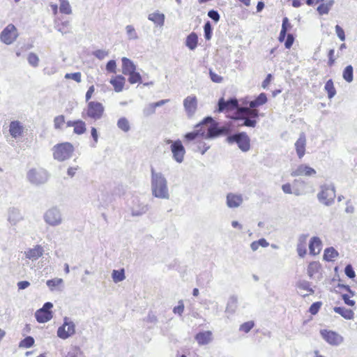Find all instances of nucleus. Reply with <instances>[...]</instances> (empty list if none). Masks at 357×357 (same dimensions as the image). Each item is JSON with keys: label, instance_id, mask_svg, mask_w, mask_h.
<instances>
[{"label": "nucleus", "instance_id": "obj_45", "mask_svg": "<svg viewBox=\"0 0 357 357\" xmlns=\"http://www.w3.org/2000/svg\"><path fill=\"white\" fill-rule=\"evenodd\" d=\"M204 38L206 40L211 39L213 34V27L209 21H207L204 26Z\"/></svg>", "mask_w": 357, "mask_h": 357}, {"label": "nucleus", "instance_id": "obj_14", "mask_svg": "<svg viewBox=\"0 0 357 357\" xmlns=\"http://www.w3.org/2000/svg\"><path fill=\"white\" fill-rule=\"evenodd\" d=\"M172 156L174 160L178 163H181L184 160L185 150L182 142L178 139L174 141L170 146Z\"/></svg>", "mask_w": 357, "mask_h": 357}, {"label": "nucleus", "instance_id": "obj_17", "mask_svg": "<svg viewBox=\"0 0 357 357\" xmlns=\"http://www.w3.org/2000/svg\"><path fill=\"white\" fill-rule=\"evenodd\" d=\"M226 198L227 206L230 208L239 207L243 202L242 195L229 192L227 195Z\"/></svg>", "mask_w": 357, "mask_h": 357}, {"label": "nucleus", "instance_id": "obj_2", "mask_svg": "<svg viewBox=\"0 0 357 357\" xmlns=\"http://www.w3.org/2000/svg\"><path fill=\"white\" fill-rule=\"evenodd\" d=\"M259 116L258 109H250L248 107H241L239 112L236 114L233 119L242 121V124H238L237 126H247L255 128L257 125V119Z\"/></svg>", "mask_w": 357, "mask_h": 357}, {"label": "nucleus", "instance_id": "obj_38", "mask_svg": "<svg viewBox=\"0 0 357 357\" xmlns=\"http://www.w3.org/2000/svg\"><path fill=\"white\" fill-rule=\"evenodd\" d=\"M338 256V252L333 247L327 248L324 250V259L328 261H332L333 259Z\"/></svg>", "mask_w": 357, "mask_h": 357}, {"label": "nucleus", "instance_id": "obj_22", "mask_svg": "<svg viewBox=\"0 0 357 357\" xmlns=\"http://www.w3.org/2000/svg\"><path fill=\"white\" fill-rule=\"evenodd\" d=\"M9 132L12 137L17 138L22 135L24 132V127L19 121H13L10 123Z\"/></svg>", "mask_w": 357, "mask_h": 357}, {"label": "nucleus", "instance_id": "obj_31", "mask_svg": "<svg viewBox=\"0 0 357 357\" xmlns=\"http://www.w3.org/2000/svg\"><path fill=\"white\" fill-rule=\"evenodd\" d=\"M148 19L159 26H162L165 23V15L162 13H151L149 15Z\"/></svg>", "mask_w": 357, "mask_h": 357}, {"label": "nucleus", "instance_id": "obj_47", "mask_svg": "<svg viewBox=\"0 0 357 357\" xmlns=\"http://www.w3.org/2000/svg\"><path fill=\"white\" fill-rule=\"evenodd\" d=\"M126 33L130 40H136L138 38V36L133 26L127 25L126 26Z\"/></svg>", "mask_w": 357, "mask_h": 357}, {"label": "nucleus", "instance_id": "obj_53", "mask_svg": "<svg viewBox=\"0 0 357 357\" xmlns=\"http://www.w3.org/2000/svg\"><path fill=\"white\" fill-rule=\"evenodd\" d=\"M128 82L131 84H135V83H141L142 82V76L139 74V73L136 72L135 73H132L130 75V77H128Z\"/></svg>", "mask_w": 357, "mask_h": 357}, {"label": "nucleus", "instance_id": "obj_59", "mask_svg": "<svg viewBox=\"0 0 357 357\" xmlns=\"http://www.w3.org/2000/svg\"><path fill=\"white\" fill-rule=\"evenodd\" d=\"M335 32L337 33V37L340 38L341 41L345 40V33L343 30V29L340 25H336L335 27Z\"/></svg>", "mask_w": 357, "mask_h": 357}, {"label": "nucleus", "instance_id": "obj_60", "mask_svg": "<svg viewBox=\"0 0 357 357\" xmlns=\"http://www.w3.org/2000/svg\"><path fill=\"white\" fill-rule=\"evenodd\" d=\"M208 16L213 20L215 22H218L220 20V14L217 10H210L208 12Z\"/></svg>", "mask_w": 357, "mask_h": 357}, {"label": "nucleus", "instance_id": "obj_43", "mask_svg": "<svg viewBox=\"0 0 357 357\" xmlns=\"http://www.w3.org/2000/svg\"><path fill=\"white\" fill-rule=\"evenodd\" d=\"M297 287L300 289H303L310 292V294H314V291L311 287V283L306 280H302L297 283Z\"/></svg>", "mask_w": 357, "mask_h": 357}, {"label": "nucleus", "instance_id": "obj_32", "mask_svg": "<svg viewBox=\"0 0 357 357\" xmlns=\"http://www.w3.org/2000/svg\"><path fill=\"white\" fill-rule=\"evenodd\" d=\"M335 3L334 0H327L325 3H321L317 8L319 15H326L329 13Z\"/></svg>", "mask_w": 357, "mask_h": 357}, {"label": "nucleus", "instance_id": "obj_27", "mask_svg": "<svg viewBox=\"0 0 357 357\" xmlns=\"http://www.w3.org/2000/svg\"><path fill=\"white\" fill-rule=\"evenodd\" d=\"M126 79L123 75H117L114 78L111 79L110 83L114 88V91L116 92L122 91L124 84H125Z\"/></svg>", "mask_w": 357, "mask_h": 357}, {"label": "nucleus", "instance_id": "obj_28", "mask_svg": "<svg viewBox=\"0 0 357 357\" xmlns=\"http://www.w3.org/2000/svg\"><path fill=\"white\" fill-rule=\"evenodd\" d=\"M35 317L39 323H45L52 318V312H45L42 309H39L36 312Z\"/></svg>", "mask_w": 357, "mask_h": 357}, {"label": "nucleus", "instance_id": "obj_16", "mask_svg": "<svg viewBox=\"0 0 357 357\" xmlns=\"http://www.w3.org/2000/svg\"><path fill=\"white\" fill-rule=\"evenodd\" d=\"M317 174V172L314 169L310 167L307 165L302 164L298 165L295 169H294L291 172V176H312Z\"/></svg>", "mask_w": 357, "mask_h": 357}, {"label": "nucleus", "instance_id": "obj_58", "mask_svg": "<svg viewBox=\"0 0 357 357\" xmlns=\"http://www.w3.org/2000/svg\"><path fill=\"white\" fill-rule=\"evenodd\" d=\"M321 306V302H314L310 305L309 312L312 314L314 315L319 312Z\"/></svg>", "mask_w": 357, "mask_h": 357}, {"label": "nucleus", "instance_id": "obj_5", "mask_svg": "<svg viewBox=\"0 0 357 357\" xmlns=\"http://www.w3.org/2000/svg\"><path fill=\"white\" fill-rule=\"evenodd\" d=\"M54 158L58 161H64L69 159L74 151L73 146L69 142H64L54 146Z\"/></svg>", "mask_w": 357, "mask_h": 357}, {"label": "nucleus", "instance_id": "obj_20", "mask_svg": "<svg viewBox=\"0 0 357 357\" xmlns=\"http://www.w3.org/2000/svg\"><path fill=\"white\" fill-rule=\"evenodd\" d=\"M307 182L303 179H295L293 182V194L296 196H301L307 194Z\"/></svg>", "mask_w": 357, "mask_h": 357}, {"label": "nucleus", "instance_id": "obj_7", "mask_svg": "<svg viewBox=\"0 0 357 357\" xmlns=\"http://www.w3.org/2000/svg\"><path fill=\"white\" fill-rule=\"evenodd\" d=\"M229 144L236 143L238 148L243 152H247L250 149V139L245 132H240L230 135L227 137Z\"/></svg>", "mask_w": 357, "mask_h": 357}, {"label": "nucleus", "instance_id": "obj_15", "mask_svg": "<svg viewBox=\"0 0 357 357\" xmlns=\"http://www.w3.org/2000/svg\"><path fill=\"white\" fill-rule=\"evenodd\" d=\"M183 107L188 117H192L197 108V99L195 96H189L183 100Z\"/></svg>", "mask_w": 357, "mask_h": 357}, {"label": "nucleus", "instance_id": "obj_62", "mask_svg": "<svg viewBox=\"0 0 357 357\" xmlns=\"http://www.w3.org/2000/svg\"><path fill=\"white\" fill-rule=\"evenodd\" d=\"M209 75H210L211 79L213 82L220 83L222 81V77L221 76L218 75V74H216L215 73H214L211 70H209Z\"/></svg>", "mask_w": 357, "mask_h": 357}, {"label": "nucleus", "instance_id": "obj_64", "mask_svg": "<svg viewBox=\"0 0 357 357\" xmlns=\"http://www.w3.org/2000/svg\"><path fill=\"white\" fill-rule=\"evenodd\" d=\"M294 36L292 34H288L284 42V46L287 49L291 48L294 43Z\"/></svg>", "mask_w": 357, "mask_h": 357}, {"label": "nucleus", "instance_id": "obj_4", "mask_svg": "<svg viewBox=\"0 0 357 357\" xmlns=\"http://www.w3.org/2000/svg\"><path fill=\"white\" fill-rule=\"evenodd\" d=\"M201 127L205 130L206 139H213L220 136L218 123L211 116L205 117L202 122L196 126V128Z\"/></svg>", "mask_w": 357, "mask_h": 357}, {"label": "nucleus", "instance_id": "obj_26", "mask_svg": "<svg viewBox=\"0 0 357 357\" xmlns=\"http://www.w3.org/2000/svg\"><path fill=\"white\" fill-rule=\"evenodd\" d=\"M321 241L319 237L314 236L310 241L309 250L311 255L319 254L321 250Z\"/></svg>", "mask_w": 357, "mask_h": 357}, {"label": "nucleus", "instance_id": "obj_25", "mask_svg": "<svg viewBox=\"0 0 357 357\" xmlns=\"http://www.w3.org/2000/svg\"><path fill=\"white\" fill-rule=\"evenodd\" d=\"M268 98L265 93H261L256 98L249 102L250 109H257L259 106H261L267 102Z\"/></svg>", "mask_w": 357, "mask_h": 357}, {"label": "nucleus", "instance_id": "obj_55", "mask_svg": "<svg viewBox=\"0 0 357 357\" xmlns=\"http://www.w3.org/2000/svg\"><path fill=\"white\" fill-rule=\"evenodd\" d=\"M344 273L349 278H351V279H353L356 277L355 271L351 264H347L345 266Z\"/></svg>", "mask_w": 357, "mask_h": 357}, {"label": "nucleus", "instance_id": "obj_61", "mask_svg": "<svg viewBox=\"0 0 357 357\" xmlns=\"http://www.w3.org/2000/svg\"><path fill=\"white\" fill-rule=\"evenodd\" d=\"M184 311V304L183 301H178V305L173 308V312L181 315Z\"/></svg>", "mask_w": 357, "mask_h": 357}, {"label": "nucleus", "instance_id": "obj_3", "mask_svg": "<svg viewBox=\"0 0 357 357\" xmlns=\"http://www.w3.org/2000/svg\"><path fill=\"white\" fill-rule=\"evenodd\" d=\"M319 202L326 206H332L335 202V188L334 184H323L317 195Z\"/></svg>", "mask_w": 357, "mask_h": 357}, {"label": "nucleus", "instance_id": "obj_63", "mask_svg": "<svg viewBox=\"0 0 357 357\" xmlns=\"http://www.w3.org/2000/svg\"><path fill=\"white\" fill-rule=\"evenodd\" d=\"M116 67V61L114 60H110L106 65V70L110 73H115Z\"/></svg>", "mask_w": 357, "mask_h": 357}, {"label": "nucleus", "instance_id": "obj_13", "mask_svg": "<svg viewBox=\"0 0 357 357\" xmlns=\"http://www.w3.org/2000/svg\"><path fill=\"white\" fill-rule=\"evenodd\" d=\"M238 106V102L236 98H230L225 100L224 98H220L217 104L215 112L221 113L223 112L231 111Z\"/></svg>", "mask_w": 357, "mask_h": 357}, {"label": "nucleus", "instance_id": "obj_1", "mask_svg": "<svg viewBox=\"0 0 357 357\" xmlns=\"http://www.w3.org/2000/svg\"><path fill=\"white\" fill-rule=\"evenodd\" d=\"M151 190L154 197L169 199V192L167 181L161 172H157L153 167L151 169Z\"/></svg>", "mask_w": 357, "mask_h": 357}, {"label": "nucleus", "instance_id": "obj_24", "mask_svg": "<svg viewBox=\"0 0 357 357\" xmlns=\"http://www.w3.org/2000/svg\"><path fill=\"white\" fill-rule=\"evenodd\" d=\"M195 340L199 345H205L212 340V333L209 331L199 332L195 335Z\"/></svg>", "mask_w": 357, "mask_h": 357}, {"label": "nucleus", "instance_id": "obj_10", "mask_svg": "<svg viewBox=\"0 0 357 357\" xmlns=\"http://www.w3.org/2000/svg\"><path fill=\"white\" fill-rule=\"evenodd\" d=\"M320 335L321 337L330 345L337 347L344 342V337L333 331L321 330Z\"/></svg>", "mask_w": 357, "mask_h": 357}, {"label": "nucleus", "instance_id": "obj_33", "mask_svg": "<svg viewBox=\"0 0 357 357\" xmlns=\"http://www.w3.org/2000/svg\"><path fill=\"white\" fill-rule=\"evenodd\" d=\"M198 43V36L196 33L192 32L190 33L185 40V45L191 50L197 47Z\"/></svg>", "mask_w": 357, "mask_h": 357}, {"label": "nucleus", "instance_id": "obj_56", "mask_svg": "<svg viewBox=\"0 0 357 357\" xmlns=\"http://www.w3.org/2000/svg\"><path fill=\"white\" fill-rule=\"evenodd\" d=\"M342 298L344 301V303L349 306L353 307L355 305V301L350 299L352 297L350 294H342Z\"/></svg>", "mask_w": 357, "mask_h": 357}, {"label": "nucleus", "instance_id": "obj_23", "mask_svg": "<svg viewBox=\"0 0 357 357\" xmlns=\"http://www.w3.org/2000/svg\"><path fill=\"white\" fill-rule=\"evenodd\" d=\"M23 220L20 211L17 208H10L8 211V221L11 225H16Z\"/></svg>", "mask_w": 357, "mask_h": 357}, {"label": "nucleus", "instance_id": "obj_52", "mask_svg": "<svg viewBox=\"0 0 357 357\" xmlns=\"http://www.w3.org/2000/svg\"><path fill=\"white\" fill-rule=\"evenodd\" d=\"M82 74L79 72L73 73H66L65 75V78L67 79H71L75 80L76 82L79 83L82 81Z\"/></svg>", "mask_w": 357, "mask_h": 357}, {"label": "nucleus", "instance_id": "obj_11", "mask_svg": "<svg viewBox=\"0 0 357 357\" xmlns=\"http://www.w3.org/2000/svg\"><path fill=\"white\" fill-rule=\"evenodd\" d=\"M75 333V325L70 320L69 318L65 317L63 319V324L62 326L59 327L57 330V335L59 337L66 340L74 335Z\"/></svg>", "mask_w": 357, "mask_h": 357}, {"label": "nucleus", "instance_id": "obj_8", "mask_svg": "<svg viewBox=\"0 0 357 357\" xmlns=\"http://www.w3.org/2000/svg\"><path fill=\"white\" fill-rule=\"evenodd\" d=\"M44 221L52 227H56L62 223L63 219L60 210L57 207H52L43 215Z\"/></svg>", "mask_w": 357, "mask_h": 357}, {"label": "nucleus", "instance_id": "obj_42", "mask_svg": "<svg viewBox=\"0 0 357 357\" xmlns=\"http://www.w3.org/2000/svg\"><path fill=\"white\" fill-rule=\"evenodd\" d=\"M35 340L33 337L27 336L20 341L19 347L20 348H30L34 344Z\"/></svg>", "mask_w": 357, "mask_h": 357}, {"label": "nucleus", "instance_id": "obj_9", "mask_svg": "<svg viewBox=\"0 0 357 357\" xmlns=\"http://www.w3.org/2000/svg\"><path fill=\"white\" fill-rule=\"evenodd\" d=\"M48 174L43 169H31L27 173V178L30 183L34 185H40L47 182Z\"/></svg>", "mask_w": 357, "mask_h": 357}, {"label": "nucleus", "instance_id": "obj_51", "mask_svg": "<svg viewBox=\"0 0 357 357\" xmlns=\"http://www.w3.org/2000/svg\"><path fill=\"white\" fill-rule=\"evenodd\" d=\"M255 323L252 321H247L241 324L239 327V331H243L245 333H249L251 329L254 327Z\"/></svg>", "mask_w": 357, "mask_h": 357}, {"label": "nucleus", "instance_id": "obj_21", "mask_svg": "<svg viewBox=\"0 0 357 357\" xmlns=\"http://www.w3.org/2000/svg\"><path fill=\"white\" fill-rule=\"evenodd\" d=\"M294 146L298 157L300 159L302 158L305 153L306 146V137L305 135L303 132H301L300 134V136L298 139L296 140Z\"/></svg>", "mask_w": 357, "mask_h": 357}, {"label": "nucleus", "instance_id": "obj_48", "mask_svg": "<svg viewBox=\"0 0 357 357\" xmlns=\"http://www.w3.org/2000/svg\"><path fill=\"white\" fill-rule=\"evenodd\" d=\"M65 123V116L59 115L54 119V127L55 129H61Z\"/></svg>", "mask_w": 357, "mask_h": 357}, {"label": "nucleus", "instance_id": "obj_57", "mask_svg": "<svg viewBox=\"0 0 357 357\" xmlns=\"http://www.w3.org/2000/svg\"><path fill=\"white\" fill-rule=\"evenodd\" d=\"M108 52L102 50H98L93 52V55L100 60H102L108 55Z\"/></svg>", "mask_w": 357, "mask_h": 357}, {"label": "nucleus", "instance_id": "obj_29", "mask_svg": "<svg viewBox=\"0 0 357 357\" xmlns=\"http://www.w3.org/2000/svg\"><path fill=\"white\" fill-rule=\"evenodd\" d=\"M333 310L346 319L351 320L354 318V312L352 310L344 307H335Z\"/></svg>", "mask_w": 357, "mask_h": 357}, {"label": "nucleus", "instance_id": "obj_46", "mask_svg": "<svg viewBox=\"0 0 357 357\" xmlns=\"http://www.w3.org/2000/svg\"><path fill=\"white\" fill-rule=\"evenodd\" d=\"M142 112L144 116L148 117L155 112V107L153 103H149L144 107Z\"/></svg>", "mask_w": 357, "mask_h": 357}, {"label": "nucleus", "instance_id": "obj_36", "mask_svg": "<svg viewBox=\"0 0 357 357\" xmlns=\"http://www.w3.org/2000/svg\"><path fill=\"white\" fill-rule=\"evenodd\" d=\"M324 89L327 92L328 98L332 99L336 94V89L334 86L333 80L328 79L324 86Z\"/></svg>", "mask_w": 357, "mask_h": 357}, {"label": "nucleus", "instance_id": "obj_39", "mask_svg": "<svg viewBox=\"0 0 357 357\" xmlns=\"http://www.w3.org/2000/svg\"><path fill=\"white\" fill-rule=\"evenodd\" d=\"M112 278L116 283L123 281L126 278L124 269L114 270L112 273Z\"/></svg>", "mask_w": 357, "mask_h": 357}, {"label": "nucleus", "instance_id": "obj_34", "mask_svg": "<svg viewBox=\"0 0 357 357\" xmlns=\"http://www.w3.org/2000/svg\"><path fill=\"white\" fill-rule=\"evenodd\" d=\"M238 306V298L236 296H231L228 300L227 307H226V312L229 313H234Z\"/></svg>", "mask_w": 357, "mask_h": 357}, {"label": "nucleus", "instance_id": "obj_18", "mask_svg": "<svg viewBox=\"0 0 357 357\" xmlns=\"http://www.w3.org/2000/svg\"><path fill=\"white\" fill-rule=\"evenodd\" d=\"M133 206L131 208V215L132 216H141L149 211V205L140 202L138 199L133 201Z\"/></svg>", "mask_w": 357, "mask_h": 357}, {"label": "nucleus", "instance_id": "obj_41", "mask_svg": "<svg viewBox=\"0 0 357 357\" xmlns=\"http://www.w3.org/2000/svg\"><path fill=\"white\" fill-rule=\"evenodd\" d=\"M86 130L85 122L82 120H77L74 127V132L77 135H82Z\"/></svg>", "mask_w": 357, "mask_h": 357}, {"label": "nucleus", "instance_id": "obj_37", "mask_svg": "<svg viewBox=\"0 0 357 357\" xmlns=\"http://www.w3.org/2000/svg\"><path fill=\"white\" fill-rule=\"evenodd\" d=\"M343 79L350 83L354 79V69L351 65L346 66L342 73Z\"/></svg>", "mask_w": 357, "mask_h": 357}, {"label": "nucleus", "instance_id": "obj_50", "mask_svg": "<svg viewBox=\"0 0 357 357\" xmlns=\"http://www.w3.org/2000/svg\"><path fill=\"white\" fill-rule=\"evenodd\" d=\"M60 11L65 14L71 13L70 6L67 0H60Z\"/></svg>", "mask_w": 357, "mask_h": 357}, {"label": "nucleus", "instance_id": "obj_19", "mask_svg": "<svg viewBox=\"0 0 357 357\" xmlns=\"http://www.w3.org/2000/svg\"><path fill=\"white\" fill-rule=\"evenodd\" d=\"M44 252L43 248L40 245H35L33 248H29L24 252L25 257L32 261L37 260Z\"/></svg>", "mask_w": 357, "mask_h": 357}, {"label": "nucleus", "instance_id": "obj_54", "mask_svg": "<svg viewBox=\"0 0 357 357\" xmlns=\"http://www.w3.org/2000/svg\"><path fill=\"white\" fill-rule=\"evenodd\" d=\"M220 129V136L229 135L232 132V126L231 123H227L223 126L219 127Z\"/></svg>", "mask_w": 357, "mask_h": 357}, {"label": "nucleus", "instance_id": "obj_49", "mask_svg": "<svg viewBox=\"0 0 357 357\" xmlns=\"http://www.w3.org/2000/svg\"><path fill=\"white\" fill-rule=\"evenodd\" d=\"M63 283L61 278H54L47 281L46 284L50 289L51 291L54 290V288Z\"/></svg>", "mask_w": 357, "mask_h": 357}, {"label": "nucleus", "instance_id": "obj_6", "mask_svg": "<svg viewBox=\"0 0 357 357\" xmlns=\"http://www.w3.org/2000/svg\"><path fill=\"white\" fill-rule=\"evenodd\" d=\"M105 111V107L102 103L97 101H90L88 102L87 107L82 112V116L85 115L94 121L102 118Z\"/></svg>", "mask_w": 357, "mask_h": 357}, {"label": "nucleus", "instance_id": "obj_40", "mask_svg": "<svg viewBox=\"0 0 357 357\" xmlns=\"http://www.w3.org/2000/svg\"><path fill=\"white\" fill-rule=\"evenodd\" d=\"M117 126L120 130L125 132H127L130 130V123L126 117H121L118 120Z\"/></svg>", "mask_w": 357, "mask_h": 357}, {"label": "nucleus", "instance_id": "obj_35", "mask_svg": "<svg viewBox=\"0 0 357 357\" xmlns=\"http://www.w3.org/2000/svg\"><path fill=\"white\" fill-rule=\"evenodd\" d=\"M197 129L192 131V132H188L185 135V139L188 141V142H190V141H193L195 140L198 136H204L205 135V130H203V129L199 127V128H197Z\"/></svg>", "mask_w": 357, "mask_h": 357}, {"label": "nucleus", "instance_id": "obj_30", "mask_svg": "<svg viewBox=\"0 0 357 357\" xmlns=\"http://www.w3.org/2000/svg\"><path fill=\"white\" fill-rule=\"evenodd\" d=\"M121 61L122 73L123 75H127V73H130V70L132 71L134 70H137L136 65L130 59L126 57H123Z\"/></svg>", "mask_w": 357, "mask_h": 357}, {"label": "nucleus", "instance_id": "obj_12", "mask_svg": "<svg viewBox=\"0 0 357 357\" xmlns=\"http://www.w3.org/2000/svg\"><path fill=\"white\" fill-rule=\"evenodd\" d=\"M17 37V29L12 24H8L1 31L0 35V40L6 45L13 43Z\"/></svg>", "mask_w": 357, "mask_h": 357}, {"label": "nucleus", "instance_id": "obj_44", "mask_svg": "<svg viewBox=\"0 0 357 357\" xmlns=\"http://www.w3.org/2000/svg\"><path fill=\"white\" fill-rule=\"evenodd\" d=\"M27 61H28V63H29V65H31V66H33L34 68L38 67L39 65V61H40L39 57L37 56L36 54H35L33 52H30L28 54Z\"/></svg>", "mask_w": 357, "mask_h": 357}]
</instances>
